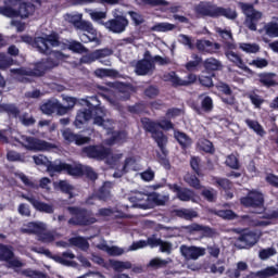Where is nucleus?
Instances as JSON below:
<instances>
[{
  "mask_svg": "<svg viewBox=\"0 0 278 278\" xmlns=\"http://www.w3.org/2000/svg\"><path fill=\"white\" fill-rule=\"evenodd\" d=\"M1 112H7V114H9V116H13V118H18V116H21V111L14 104L0 105V113Z\"/></svg>",
  "mask_w": 278,
  "mask_h": 278,
  "instance_id": "46",
  "label": "nucleus"
},
{
  "mask_svg": "<svg viewBox=\"0 0 278 278\" xmlns=\"http://www.w3.org/2000/svg\"><path fill=\"white\" fill-rule=\"evenodd\" d=\"M98 248L101 251H105V253H108V255H111L113 257H118L125 253V250L123 248H119L116 245L110 247L108 244H101Z\"/></svg>",
  "mask_w": 278,
  "mask_h": 278,
  "instance_id": "40",
  "label": "nucleus"
},
{
  "mask_svg": "<svg viewBox=\"0 0 278 278\" xmlns=\"http://www.w3.org/2000/svg\"><path fill=\"white\" fill-rule=\"evenodd\" d=\"M167 188L172 190V192H175L176 198L179 201H182L185 203H188L191 201L192 203H197V193L194 190L190 188H184L177 184H167Z\"/></svg>",
  "mask_w": 278,
  "mask_h": 278,
  "instance_id": "14",
  "label": "nucleus"
},
{
  "mask_svg": "<svg viewBox=\"0 0 278 278\" xmlns=\"http://www.w3.org/2000/svg\"><path fill=\"white\" fill-rule=\"evenodd\" d=\"M62 136L64 140H66V142H75V144L78 146L88 144V142H90L89 137H84L81 135L74 134L71 129L63 130Z\"/></svg>",
  "mask_w": 278,
  "mask_h": 278,
  "instance_id": "30",
  "label": "nucleus"
},
{
  "mask_svg": "<svg viewBox=\"0 0 278 278\" xmlns=\"http://www.w3.org/2000/svg\"><path fill=\"white\" fill-rule=\"evenodd\" d=\"M14 59L11 56H8V54L0 53V71H5V68H10V66H13Z\"/></svg>",
  "mask_w": 278,
  "mask_h": 278,
  "instance_id": "58",
  "label": "nucleus"
},
{
  "mask_svg": "<svg viewBox=\"0 0 278 278\" xmlns=\"http://www.w3.org/2000/svg\"><path fill=\"white\" fill-rule=\"evenodd\" d=\"M195 49H198L200 53L214 54L217 53L218 50H220V43L213 42L207 39H198L195 42Z\"/></svg>",
  "mask_w": 278,
  "mask_h": 278,
  "instance_id": "23",
  "label": "nucleus"
},
{
  "mask_svg": "<svg viewBox=\"0 0 278 278\" xmlns=\"http://www.w3.org/2000/svg\"><path fill=\"white\" fill-rule=\"evenodd\" d=\"M274 255H277V249L275 248H266L258 252L260 260H269V257H273Z\"/></svg>",
  "mask_w": 278,
  "mask_h": 278,
  "instance_id": "60",
  "label": "nucleus"
},
{
  "mask_svg": "<svg viewBox=\"0 0 278 278\" xmlns=\"http://www.w3.org/2000/svg\"><path fill=\"white\" fill-rule=\"evenodd\" d=\"M239 49L244 53H260V45L257 43L241 42L239 43Z\"/></svg>",
  "mask_w": 278,
  "mask_h": 278,
  "instance_id": "55",
  "label": "nucleus"
},
{
  "mask_svg": "<svg viewBox=\"0 0 278 278\" xmlns=\"http://www.w3.org/2000/svg\"><path fill=\"white\" fill-rule=\"evenodd\" d=\"M14 252L8 245L0 244V262H10L13 260Z\"/></svg>",
  "mask_w": 278,
  "mask_h": 278,
  "instance_id": "47",
  "label": "nucleus"
},
{
  "mask_svg": "<svg viewBox=\"0 0 278 278\" xmlns=\"http://www.w3.org/2000/svg\"><path fill=\"white\" fill-rule=\"evenodd\" d=\"M37 240H39V242H43L45 244H49V242H54L55 232L49 231L46 228V230L41 231V233L38 236Z\"/></svg>",
  "mask_w": 278,
  "mask_h": 278,
  "instance_id": "52",
  "label": "nucleus"
},
{
  "mask_svg": "<svg viewBox=\"0 0 278 278\" xmlns=\"http://www.w3.org/2000/svg\"><path fill=\"white\" fill-rule=\"evenodd\" d=\"M205 273H208L211 275H218L220 277L222 275H225V271L227 270V266L225 265V261L217 260L213 263H207L204 266Z\"/></svg>",
  "mask_w": 278,
  "mask_h": 278,
  "instance_id": "28",
  "label": "nucleus"
},
{
  "mask_svg": "<svg viewBox=\"0 0 278 278\" xmlns=\"http://www.w3.org/2000/svg\"><path fill=\"white\" fill-rule=\"evenodd\" d=\"M40 110L42 114H46V116H51L54 112L59 114V116H64V114H68V108H65L62 103L58 101V99L48 100L45 102Z\"/></svg>",
  "mask_w": 278,
  "mask_h": 278,
  "instance_id": "16",
  "label": "nucleus"
},
{
  "mask_svg": "<svg viewBox=\"0 0 278 278\" xmlns=\"http://www.w3.org/2000/svg\"><path fill=\"white\" fill-rule=\"evenodd\" d=\"M36 12V4L23 2L20 4L18 10L14 8H0V14L2 16H7V18H16L21 16V18H27L31 16Z\"/></svg>",
  "mask_w": 278,
  "mask_h": 278,
  "instance_id": "9",
  "label": "nucleus"
},
{
  "mask_svg": "<svg viewBox=\"0 0 278 278\" xmlns=\"http://www.w3.org/2000/svg\"><path fill=\"white\" fill-rule=\"evenodd\" d=\"M63 18L66 23H70L71 25H73L74 28H76L77 25L79 24V22L84 18V14L83 13H76V14L67 13L63 16Z\"/></svg>",
  "mask_w": 278,
  "mask_h": 278,
  "instance_id": "50",
  "label": "nucleus"
},
{
  "mask_svg": "<svg viewBox=\"0 0 278 278\" xmlns=\"http://www.w3.org/2000/svg\"><path fill=\"white\" fill-rule=\"evenodd\" d=\"M184 181L188 184L190 188H194V190H201L203 188V186L201 185V180L192 174L185 175Z\"/></svg>",
  "mask_w": 278,
  "mask_h": 278,
  "instance_id": "42",
  "label": "nucleus"
},
{
  "mask_svg": "<svg viewBox=\"0 0 278 278\" xmlns=\"http://www.w3.org/2000/svg\"><path fill=\"white\" fill-rule=\"evenodd\" d=\"M21 199H24L25 201H28L30 205H33L34 210L36 212H41L42 214H53L55 212V208L53 207V204L45 203L34 195H27L25 193H22Z\"/></svg>",
  "mask_w": 278,
  "mask_h": 278,
  "instance_id": "17",
  "label": "nucleus"
},
{
  "mask_svg": "<svg viewBox=\"0 0 278 278\" xmlns=\"http://www.w3.org/2000/svg\"><path fill=\"white\" fill-rule=\"evenodd\" d=\"M110 265L116 273H123V270H129L132 268L131 262L129 261H116L110 260Z\"/></svg>",
  "mask_w": 278,
  "mask_h": 278,
  "instance_id": "39",
  "label": "nucleus"
},
{
  "mask_svg": "<svg viewBox=\"0 0 278 278\" xmlns=\"http://www.w3.org/2000/svg\"><path fill=\"white\" fill-rule=\"evenodd\" d=\"M241 203L245 207H264V194L257 190H252L245 198H241Z\"/></svg>",
  "mask_w": 278,
  "mask_h": 278,
  "instance_id": "19",
  "label": "nucleus"
},
{
  "mask_svg": "<svg viewBox=\"0 0 278 278\" xmlns=\"http://www.w3.org/2000/svg\"><path fill=\"white\" fill-rule=\"evenodd\" d=\"M67 164L61 161H56L54 163H51L48 166L49 173H64L66 172Z\"/></svg>",
  "mask_w": 278,
  "mask_h": 278,
  "instance_id": "56",
  "label": "nucleus"
},
{
  "mask_svg": "<svg viewBox=\"0 0 278 278\" xmlns=\"http://www.w3.org/2000/svg\"><path fill=\"white\" fill-rule=\"evenodd\" d=\"M83 155L90 157L92 160H106V163L110 166H114L118 160L123 159V153H112L110 148L101 146H89L83 149Z\"/></svg>",
  "mask_w": 278,
  "mask_h": 278,
  "instance_id": "3",
  "label": "nucleus"
},
{
  "mask_svg": "<svg viewBox=\"0 0 278 278\" xmlns=\"http://www.w3.org/2000/svg\"><path fill=\"white\" fill-rule=\"evenodd\" d=\"M114 18H111L106 22H100V25H103L108 31L112 34H123L127 26L129 25V21L124 15L114 14Z\"/></svg>",
  "mask_w": 278,
  "mask_h": 278,
  "instance_id": "13",
  "label": "nucleus"
},
{
  "mask_svg": "<svg viewBox=\"0 0 278 278\" xmlns=\"http://www.w3.org/2000/svg\"><path fill=\"white\" fill-rule=\"evenodd\" d=\"M22 275H24V277H29V278H46L47 277L42 271L33 270V269H24V270H22Z\"/></svg>",
  "mask_w": 278,
  "mask_h": 278,
  "instance_id": "63",
  "label": "nucleus"
},
{
  "mask_svg": "<svg viewBox=\"0 0 278 278\" xmlns=\"http://www.w3.org/2000/svg\"><path fill=\"white\" fill-rule=\"evenodd\" d=\"M72 247H77L80 251H88L90 249V243L84 237H73L68 240Z\"/></svg>",
  "mask_w": 278,
  "mask_h": 278,
  "instance_id": "38",
  "label": "nucleus"
},
{
  "mask_svg": "<svg viewBox=\"0 0 278 278\" xmlns=\"http://www.w3.org/2000/svg\"><path fill=\"white\" fill-rule=\"evenodd\" d=\"M47 229V224L42 222H30L20 229L21 233L38 237Z\"/></svg>",
  "mask_w": 278,
  "mask_h": 278,
  "instance_id": "24",
  "label": "nucleus"
},
{
  "mask_svg": "<svg viewBox=\"0 0 278 278\" xmlns=\"http://www.w3.org/2000/svg\"><path fill=\"white\" fill-rule=\"evenodd\" d=\"M164 81H170L173 86H179L180 78L175 72H170L163 76Z\"/></svg>",
  "mask_w": 278,
  "mask_h": 278,
  "instance_id": "64",
  "label": "nucleus"
},
{
  "mask_svg": "<svg viewBox=\"0 0 278 278\" xmlns=\"http://www.w3.org/2000/svg\"><path fill=\"white\" fill-rule=\"evenodd\" d=\"M239 8L245 16V26L251 31H257V23L262 21V12L255 10L251 3L239 2Z\"/></svg>",
  "mask_w": 278,
  "mask_h": 278,
  "instance_id": "7",
  "label": "nucleus"
},
{
  "mask_svg": "<svg viewBox=\"0 0 278 278\" xmlns=\"http://www.w3.org/2000/svg\"><path fill=\"white\" fill-rule=\"evenodd\" d=\"M208 253V255L211 257H214L215 260H218V257L220 256V245L219 244H216V243H213V244H210L206 247L205 249V253Z\"/></svg>",
  "mask_w": 278,
  "mask_h": 278,
  "instance_id": "59",
  "label": "nucleus"
},
{
  "mask_svg": "<svg viewBox=\"0 0 278 278\" xmlns=\"http://www.w3.org/2000/svg\"><path fill=\"white\" fill-rule=\"evenodd\" d=\"M76 31H81L80 40L81 42H98L99 37L97 35V28L91 24L90 21L84 20V17L78 22L74 28Z\"/></svg>",
  "mask_w": 278,
  "mask_h": 278,
  "instance_id": "12",
  "label": "nucleus"
},
{
  "mask_svg": "<svg viewBox=\"0 0 278 278\" xmlns=\"http://www.w3.org/2000/svg\"><path fill=\"white\" fill-rule=\"evenodd\" d=\"M131 92H134V87L131 85L119 83L116 85L115 91L104 93L102 97L110 103V105L115 108V110H123L121 102L129 101V99H131Z\"/></svg>",
  "mask_w": 278,
  "mask_h": 278,
  "instance_id": "5",
  "label": "nucleus"
},
{
  "mask_svg": "<svg viewBox=\"0 0 278 278\" xmlns=\"http://www.w3.org/2000/svg\"><path fill=\"white\" fill-rule=\"evenodd\" d=\"M20 144H22V147H24V149L27 151H51L56 149L55 144L53 143L25 135L20 137Z\"/></svg>",
  "mask_w": 278,
  "mask_h": 278,
  "instance_id": "8",
  "label": "nucleus"
},
{
  "mask_svg": "<svg viewBox=\"0 0 278 278\" xmlns=\"http://www.w3.org/2000/svg\"><path fill=\"white\" fill-rule=\"evenodd\" d=\"M275 275H278V269L275 266L266 267L256 273V277L260 278L275 277Z\"/></svg>",
  "mask_w": 278,
  "mask_h": 278,
  "instance_id": "57",
  "label": "nucleus"
},
{
  "mask_svg": "<svg viewBox=\"0 0 278 278\" xmlns=\"http://www.w3.org/2000/svg\"><path fill=\"white\" fill-rule=\"evenodd\" d=\"M67 49L74 53H88V49L85 48L81 42L76 40L68 41Z\"/></svg>",
  "mask_w": 278,
  "mask_h": 278,
  "instance_id": "51",
  "label": "nucleus"
},
{
  "mask_svg": "<svg viewBox=\"0 0 278 278\" xmlns=\"http://www.w3.org/2000/svg\"><path fill=\"white\" fill-rule=\"evenodd\" d=\"M168 264H173V258H161V257H154L150 260L148 263V268H152V270H159V268H166Z\"/></svg>",
  "mask_w": 278,
  "mask_h": 278,
  "instance_id": "34",
  "label": "nucleus"
},
{
  "mask_svg": "<svg viewBox=\"0 0 278 278\" xmlns=\"http://www.w3.org/2000/svg\"><path fill=\"white\" fill-rule=\"evenodd\" d=\"M264 31L269 38H278V24L273 22L265 24Z\"/></svg>",
  "mask_w": 278,
  "mask_h": 278,
  "instance_id": "53",
  "label": "nucleus"
},
{
  "mask_svg": "<svg viewBox=\"0 0 278 278\" xmlns=\"http://www.w3.org/2000/svg\"><path fill=\"white\" fill-rule=\"evenodd\" d=\"M215 184L218 186V188H222V190L226 193V199H233V192H231V189L233 188V184L230 182L227 178H215Z\"/></svg>",
  "mask_w": 278,
  "mask_h": 278,
  "instance_id": "33",
  "label": "nucleus"
},
{
  "mask_svg": "<svg viewBox=\"0 0 278 278\" xmlns=\"http://www.w3.org/2000/svg\"><path fill=\"white\" fill-rule=\"evenodd\" d=\"M225 55H226L227 60H229V62L235 64V66H237L241 71H244V73H253V71H251V68H249V66H247V64L242 60V56H240V54L233 52V49H226Z\"/></svg>",
  "mask_w": 278,
  "mask_h": 278,
  "instance_id": "26",
  "label": "nucleus"
},
{
  "mask_svg": "<svg viewBox=\"0 0 278 278\" xmlns=\"http://www.w3.org/2000/svg\"><path fill=\"white\" fill-rule=\"evenodd\" d=\"M215 214L225 220H233V218H236V213H233L231 210H219L216 211Z\"/></svg>",
  "mask_w": 278,
  "mask_h": 278,
  "instance_id": "61",
  "label": "nucleus"
},
{
  "mask_svg": "<svg viewBox=\"0 0 278 278\" xmlns=\"http://www.w3.org/2000/svg\"><path fill=\"white\" fill-rule=\"evenodd\" d=\"M127 141V132L126 131H118L114 132L112 138L106 140V144H122L123 142Z\"/></svg>",
  "mask_w": 278,
  "mask_h": 278,
  "instance_id": "45",
  "label": "nucleus"
},
{
  "mask_svg": "<svg viewBox=\"0 0 278 278\" xmlns=\"http://www.w3.org/2000/svg\"><path fill=\"white\" fill-rule=\"evenodd\" d=\"M245 124L248 125V127L250 129H252V131L256 132L257 136L266 135V131L264 130V127H262V125H260V122L247 118Z\"/></svg>",
  "mask_w": 278,
  "mask_h": 278,
  "instance_id": "48",
  "label": "nucleus"
},
{
  "mask_svg": "<svg viewBox=\"0 0 278 278\" xmlns=\"http://www.w3.org/2000/svg\"><path fill=\"white\" fill-rule=\"evenodd\" d=\"M220 16H224V18H228L229 21H236V18H238V12H236L235 9L218 7L215 4L214 18H220Z\"/></svg>",
  "mask_w": 278,
  "mask_h": 278,
  "instance_id": "31",
  "label": "nucleus"
},
{
  "mask_svg": "<svg viewBox=\"0 0 278 278\" xmlns=\"http://www.w3.org/2000/svg\"><path fill=\"white\" fill-rule=\"evenodd\" d=\"M141 123L143 125V129L152 134L153 140H155L157 147L161 149L162 153H164V147H166L168 138H166L164 132L160 129H173V123L167 119H162L160 123H156L149 118H142Z\"/></svg>",
  "mask_w": 278,
  "mask_h": 278,
  "instance_id": "2",
  "label": "nucleus"
},
{
  "mask_svg": "<svg viewBox=\"0 0 278 278\" xmlns=\"http://www.w3.org/2000/svg\"><path fill=\"white\" fill-rule=\"evenodd\" d=\"M31 251L40 255H46V257H50V260H53L56 264H62V266H77V263L73 261L75 260L73 252L67 251L63 252L62 255H52L51 251L45 248H31Z\"/></svg>",
  "mask_w": 278,
  "mask_h": 278,
  "instance_id": "10",
  "label": "nucleus"
},
{
  "mask_svg": "<svg viewBox=\"0 0 278 278\" xmlns=\"http://www.w3.org/2000/svg\"><path fill=\"white\" fill-rule=\"evenodd\" d=\"M81 101L86 103L87 108H89L90 110L85 109L77 113L74 125L78 129H81V125L88 123V121L92 118L93 112L94 114H99V112L103 114L104 110L103 108H101V101H99V98H97V96L83 98Z\"/></svg>",
  "mask_w": 278,
  "mask_h": 278,
  "instance_id": "4",
  "label": "nucleus"
},
{
  "mask_svg": "<svg viewBox=\"0 0 278 278\" xmlns=\"http://www.w3.org/2000/svg\"><path fill=\"white\" fill-rule=\"evenodd\" d=\"M193 12L198 18H215L216 4L200 2L194 7Z\"/></svg>",
  "mask_w": 278,
  "mask_h": 278,
  "instance_id": "20",
  "label": "nucleus"
},
{
  "mask_svg": "<svg viewBox=\"0 0 278 278\" xmlns=\"http://www.w3.org/2000/svg\"><path fill=\"white\" fill-rule=\"evenodd\" d=\"M180 254L187 261H197L205 255V248L197 245H180Z\"/></svg>",
  "mask_w": 278,
  "mask_h": 278,
  "instance_id": "18",
  "label": "nucleus"
},
{
  "mask_svg": "<svg viewBox=\"0 0 278 278\" xmlns=\"http://www.w3.org/2000/svg\"><path fill=\"white\" fill-rule=\"evenodd\" d=\"M271 218H278V208L271 211L266 216H263V219H254L252 225L254 227H268V225H270Z\"/></svg>",
  "mask_w": 278,
  "mask_h": 278,
  "instance_id": "36",
  "label": "nucleus"
},
{
  "mask_svg": "<svg viewBox=\"0 0 278 278\" xmlns=\"http://www.w3.org/2000/svg\"><path fill=\"white\" fill-rule=\"evenodd\" d=\"M216 34L224 40V49H237L236 42H233V34L231 29H223L220 27L215 28Z\"/></svg>",
  "mask_w": 278,
  "mask_h": 278,
  "instance_id": "29",
  "label": "nucleus"
},
{
  "mask_svg": "<svg viewBox=\"0 0 278 278\" xmlns=\"http://www.w3.org/2000/svg\"><path fill=\"white\" fill-rule=\"evenodd\" d=\"M154 72H155V63L147 59L139 60L135 64L136 75H140V76L153 75Z\"/></svg>",
  "mask_w": 278,
  "mask_h": 278,
  "instance_id": "25",
  "label": "nucleus"
},
{
  "mask_svg": "<svg viewBox=\"0 0 278 278\" xmlns=\"http://www.w3.org/2000/svg\"><path fill=\"white\" fill-rule=\"evenodd\" d=\"M114 51L109 48L98 49L80 59L81 64H92V62H101L104 66H112V61L106 58L113 55Z\"/></svg>",
  "mask_w": 278,
  "mask_h": 278,
  "instance_id": "11",
  "label": "nucleus"
},
{
  "mask_svg": "<svg viewBox=\"0 0 278 278\" xmlns=\"http://www.w3.org/2000/svg\"><path fill=\"white\" fill-rule=\"evenodd\" d=\"M257 243V235L253 231H248L241 235L236 242V247L239 249H247V247H253Z\"/></svg>",
  "mask_w": 278,
  "mask_h": 278,
  "instance_id": "27",
  "label": "nucleus"
},
{
  "mask_svg": "<svg viewBox=\"0 0 278 278\" xmlns=\"http://www.w3.org/2000/svg\"><path fill=\"white\" fill-rule=\"evenodd\" d=\"M170 201V194H162L157 192H153L150 194V203H151V210L155 207V205H165Z\"/></svg>",
  "mask_w": 278,
  "mask_h": 278,
  "instance_id": "32",
  "label": "nucleus"
},
{
  "mask_svg": "<svg viewBox=\"0 0 278 278\" xmlns=\"http://www.w3.org/2000/svg\"><path fill=\"white\" fill-rule=\"evenodd\" d=\"M84 169V165L80 166H72L70 164H67V167H65V173L67 175H72L74 177H79V175H81Z\"/></svg>",
  "mask_w": 278,
  "mask_h": 278,
  "instance_id": "62",
  "label": "nucleus"
},
{
  "mask_svg": "<svg viewBox=\"0 0 278 278\" xmlns=\"http://www.w3.org/2000/svg\"><path fill=\"white\" fill-rule=\"evenodd\" d=\"M175 138L177 142H179L180 147H182V149H188V147L192 144V139H190V137H188V135H186L185 132H175Z\"/></svg>",
  "mask_w": 278,
  "mask_h": 278,
  "instance_id": "49",
  "label": "nucleus"
},
{
  "mask_svg": "<svg viewBox=\"0 0 278 278\" xmlns=\"http://www.w3.org/2000/svg\"><path fill=\"white\" fill-rule=\"evenodd\" d=\"M257 77L260 84L266 86L267 88H270V86H277V80H275L277 74L275 73H261L257 75Z\"/></svg>",
  "mask_w": 278,
  "mask_h": 278,
  "instance_id": "35",
  "label": "nucleus"
},
{
  "mask_svg": "<svg viewBox=\"0 0 278 278\" xmlns=\"http://www.w3.org/2000/svg\"><path fill=\"white\" fill-rule=\"evenodd\" d=\"M198 99L201 100V106L197 103H191L192 110L197 112V114H203V112H206L207 114L214 110V100L210 96H205L204 93H201L198 96Z\"/></svg>",
  "mask_w": 278,
  "mask_h": 278,
  "instance_id": "21",
  "label": "nucleus"
},
{
  "mask_svg": "<svg viewBox=\"0 0 278 278\" xmlns=\"http://www.w3.org/2000/svg\"><path fill=\"white\" fill-rule=\"evenodd\" d=\"M204 68L206 71H220L223 63L215 58H208L204 61Z\"/></svg>",
  "mask_w": 278,
  "mask_h": 278,
  "instance_id": "44",
  "label": "nucleus"
},
{
  "mask_svg": "<svg viewBox=\"0 0 278 278\" xmlns=\"http://www.w3.org/2000/svg\"><path fill=\"white\" fill-rule=\"evenodd\" d=\"M61 45L62 42L60 41V35L58 33H52L45 37H36L34 40V47L39 51V53L50 56L35 64L34 68H11V75L17 79V81L27 83L29 81V78L27 77H42L48 73V71L58 68V65L62 64V62L68 58L62 51L52 50Z\"/></svg>",
  "mask_w": 278,
  "mask_h": 278,
  "instance_id": "1",
  "label": "nucleus"
},
{
  "mask_svg": "<svg viewBox=\"0 0 278 278\" xmlns=\"http://www.w3.org/2000/svg\"><path fill=\"white\" fill-rule=\"evenodd\" d=\"M112 188H114V184H112L111 181H106L103 184V186L98 190L97 194L89 198L86 201L87 205H94V202H92L93 199H98L99 201H108V199H110V197H112V193L110 190H112Z\"/></svg>",
  "mask_w": 278,
  "mask_h": 278,
  "instance_id": "22",
  "label": "nucleus"
},
{
  "mask_svg": "<svg viewBox=\"0 0 278 278\" xmlns=\"http://www.w3.org/2000/svg\"><path fill=\"white\" fill-rule=\"evenodd\" d=\"M128 201L132 203V207L139 210H151L150 194L141 191H131L128 195Z\"/></svg>",
  "mask_w": 278,
  "mask_h": 278,
  "instance_id": "15",
  "label": "nucleus"
},
{
  "mask_svg": "<svg viewBox=\"0 0 278 278\" xmlns=\"http://www.w3.org/2000/svg\"><path fill=\"white\" fill-rule=\"evenodd\" d=\"M67 211L73 216L68 219V225H74L75 227H90V225L97 223V217L86 208L68 206Z\"/></svg>",
  "mask_w": 278,
  "mask_h": 278,
  "instance_id": "6",
  "label": "nucleus"
},
{
  "mask_svg": "<svg viewBox=\"0 0 278 278\" xmlns=\"http://www.w3.org/2000/svg\"><path fill=\"white\" fill-rule=\"evenodd\" d=\"M85 12L89 14L91 21H94L96 23H99L101 25V22L103 18H108V12L103 11H93L91 9H85Z\"/></svg>",
  "mask_w": 278,
  "mask_h": 278,
  "instance_id": "43",
  "label": "nucleus"
},
{
  "mask_svg": "<svg viewBox=\"0 0 278 278\" xmlns=\"http://www.w3.org/2000/svg\"><path fill=\"white\" fill-rule=\"evenodd\" d=\"M176 216H178V218H184L185 220H192V218L199 216V213L192 208H180L176 211Z\"/></svg>",
  "mask_w": 278,
  "mask_h": 278,
  "instance_id": "41",
  "label": "nucleus"
},
{
  "mask_svg": "<svg viewBox=\"0 0 278 278\" xmlns=\"http://www.w3.org/2000/svg\"><path fill=\"white\" fill-rule=\"evenodd\" d=\"M177 26L167 22L157 23L151 27V31H173Z\"/></svg>",
  "mask_w": 278,
  "mask_h": 278,
  "instance_id": "54",
  "label": "nucleus"
},
{
  "mask_svg": "<svg viewBox=\"0 0 278 278\" xmlns=\"http://www.w3.org/2000/svg\"><path fill=\"white\" fill-rule=\"evenodd\" d=\"M201 197L208 203H216V200L218 199V191L214 188H206L203 187L201 188Z\"/></svg>",
  "mask_w": 278,
  "mask_h": 278,
  "instance_id": "37",
  "label": "nucleus"
}]
</instances>
